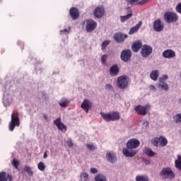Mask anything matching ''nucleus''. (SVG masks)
Wrapping results in <instances>:
<instances>
[{"mask_svg":"<svg viewBox=\"0 0 181 181\" xmlns=\"http://www.w3.org/2000/svg\"><path fill=\"white\" fill-rule=\"evenodd\" d=\"M139 0H127L128 5H135Z\"/></svg>","mask_w":181,"mask_h":181,"instance_id":"a19ab883","label":"nucleus"},{"mask_svg":"<svg viewBox=\"0 0 181 181\" xmlns=\"http://www.w3.org/2000/svg\"><path fill=\"white\" fill-rule=\"evenodd\" d=\"M173 120L175 124H179L181 122V113L177 114L173 117Z\"/></svg>","mask_w":181,"mask_h":181,"instance_id":"72a5a7b5","label":"nucleus"},{"mask_svg":"<svg viewBox=\"0 0 181 181\" xmlns=\"http://www.w3.org/2000/svg\"><path fill=\"white\" fill-rule=\"evenodd\" d=\"M90 172L91 173H98V170H97V168H93L90 169Z\"/></svg>","mask_w":181,"mask_h":181,"instance_id":"09e8293b","label":"nucleus"},{"mask_svg":"<svg viewBox=\"0 0 181 181\" xmlns=\"http://www.w3.org/2000/svg\"><path fill=\"white\" fill-rule=\"evenodd\" d=\"M81 181H90V175L87 173H82L80 175Z\"/></svg>","mask_w":181,"mask_h":181,"instance_id":"cd10ccee","label":"nucleus"},{"mask_svg":"<svg viewBox=\"0 0 181 181\" xmlns=\"http://www.w3.org/2000/svg\"><path fill=\"white\" fill-rule=\"evenodd\" d=\"M139 145H141V141L136 139H131L126 144L127 148H130L134 150L139 148Z\"/></svg>","mask_w":181,"mask_h":181,"instance_id":"9d476101","label":"nucleus"},{"mask_svg":"<svg viewBox=\"0 0 181 181\" xmlns=\"http://www.w3.org/2000/svg\"><path fill=\"white\" fill-rule=\"evenodd\" d=\"M100 115L106 122L119 121V118H121V115H119V112H112V113L100 112Z\"/></svg>","mask_w":181,"mask_h":181,"instance_id":"f257e3e1","label":"nucleus"},{"mask_svg":"<svg viewBox=\"0 0 181 181\" xmlns=\"http://www.w3.org/2000/svg\"><path fill=\"white\" fill-rule=\"evenodd\" d=\"M117 87L122 89L128 87V80L127 79V76H122L117 78Z\"/></svg>","mask_w":181,"mask_h":181,"instance_id":"9b49d317","label":"nucleus"},{"mask_svg":"<svg viewBox=\"0 0 181 181\" xmlns=\"http://www.w3.org/2000/svg\"><path fill=\"white\" fill-rule=\"evenodd\" d=\"M69 35V30L64 29L63 30H61V35Z\"/></svg>","mask_w":181,"mask_h":181,"instance_id":"de8ad7c7","label":"nucleus"},{"mask_svg":"<svg viewBox=\"0 0 181 181\" xmlns=\"http://www.w3.org/2000/svg\"><path fill=\"white\" fill-rule=\"evenodd\" d=\"M122 153L126 158H134V156L138 153V151L134 150V148L126 147L123 148Z\"/></svg>","mask_w":181,"mask_h":181,"instance_id":"6e6552de","label":"nucleus"},{"mask_svg":"<svg viewBox=\"0 0 181 181\" xmlns=\"http://www.w3.org/2000/svg\"><path fill=\"white\" fill-rule=\"evenodd\" d=\"M24 171L26 172V173H28V175H29L30 176H33V171L32 170V168H30L29 165H26L24 168Z\"/></svg>","mask_w":181,"mask_h":181,"instance_id":"f704fd0d","label":"nucleus"},{"mask_svg":"<svg viewBox=\"0 0 181 181\" xmlns=\"http://www.w3.org/2000/svg\"><path fill=\"white\" fill-rule=\"evenodd\" d=\"M21 125V122L19 120V116L18 115V112H13L11 114V121L9 123V130L13 131L15 129V127H19Z\"/></svg>","mask_w":181,"mask_h":181,"instance_id":"7ed1b4c3","label":"nucleus"},{"mask_svg":"<svg viewBox=\"0 0 181 181\" xmlns=\"http://www.w3.org/2000/svg\"><path fill=\"white\" fill-rule=\"evenodd\" d=\"M54 125H56L59 131H67V127L62 122V118L59 117L54 121Z\"/></svg>","mask_w":181,"mask_h":181,"instance_id":"6ab92c4d","label":"nucleus"},{"mask_svg":"<svg viewBox=\"0 0 181 181\" xmlns=\"http://www.w3.org/2000/svg\"><path fill=\"white\" fill-rule=\"evenodd\" d=\"M132 56V54L131 52V50L124 49L122 51L120 55V57L123 62H128L131 59Z\"/></svg>","mask_w":181,"mask_h":181,"instance_id":"dca6fc26","label":"nucleus"},{"mask_svg":"<svg viewBox=\"0 0 181 181\" xmlns=\"http://www.w3.org/2000/svg\"><path fill=\"white\" fill-rule=\"evenodd\" d=\"M106 158L110 163H115V162L117 160L115 153L111 152H109L106 154Z\"/></svg>","mask_w":181,"mask_h":181,"instance_id":"5701e85b","label":"nucleus"},{"mask_svg":"<svg viewBox=\"0 0 181 181\" xmlns=\"http://www.w3.org/2000/svg\"><path fill=\"white\" fill-rule=\"evenodd\" d=\"M147 2H149V0H141L137 3V5H145Z\"/></svg>","mask_w":181,"mask_h":181,"instance_id":"c03bdc74","label":"nucleus"},{"mask_svg":"<svg viewBox=\"0 0 181 181\" xmlns=\"http://www.w3.org/2000/svg\"><path fill=\"white\" fill-rule=\"evenodd\" d=\"M95 181H107V177L103 174H98L95 177Z\"/></svg>","mask_w":181,"mask_h":181,"instance_id":"c756f323","label":"nucleus"},{"mask_svg":"<svg viewBox=\"0 0 181 181\" xmlns=\"http://www.w3.org/2000/svg\"><path fill=\"white\" fill-rule=\"evenodd\" d=\"M127 37H128V35L123 34L122 33H117L114 35L113 39L117 43H122V42H124Z\"/></svg>","mask_w":181,"mask_h":181,"instance_id":"2eb2a0df","label":"nucleus"},{"mask_svg":"<svg viewBox=\"0 0 181 181\" xmlns=\"http://www.w3.org/2000/svg\"><path fill=\"white\" fill-rule=\"evenodd\" d=\"M151 143L154 146H162V148L168 145V139L165 138L163 136H160L159 138L156 137L152 141Z\"/></svg>","mask_w":181,"mask_h":181,"instance_id":"20e7f679","label":"nucleus"},{"mask_svg":"<svg viewBox=\"0 0 181 181\" xmlns=\"http://www.w3.org/2000/svg\"><path fill=\"white\" fill-rule=\"evenodd\" d=\"M69 101L67 99L64 98L60 100L59 105H60V107L65 108V107H67V105H69Z\"/></svg>","mask_w":181,"mask_h":181,"instance_id":"473e14b6","label":"nucleus"},{"mask_svg":"<svg viewBox=\"0 0 181 181\" xmlns=\"http://www.w3.org/2000/svg\"><path fill=\"white\" fill-rule=\"evenodd\" d=\"M66 144L68 146H69V148H72V146H74V143H73V141H71V139H70L67 140Z\"/></svg>","mask_w":181,"mask_h":181,"instance_id":"37998d69","label":"nucleus"},{"mask_svg":"<svg viewBox=\"0 0 181 181\" xmlns=\"http://www.w3.org/2000/svg\"><path fill=\"white\" fill-rule=\"evenodd\" d=\"M81 108L84 110L86 114H88V110H91V108H93V103L91 101L85 99L81 105Z\"/></svg>","mask_w":181,"mask_h":181,"instance_id":"4468645a","label":"nucleus"},{"mask_svg":"<svg viewBox=\"0 0 181 181\" xmlns=\"http://www.w3.org/2000/svg\"><path fill=\"white\" fill-rule=\"evenodd\" d=\"M141 47H142V42L141 41H137L134 42L132 45V50L134 52V53H137V52H139Z\"/></svg>","mask_w":181,"mask_h":181,"instance_id":"393cba45","label":"nucleus"},{"mask_svg":"<svg viewBox=\"0 0 181 181\" xmlns=\"http://www.w3.org/2000/svg\"><path fill=\"white\" fill-rule=\"evenodd\" d=\"M157 87L158 88H161V90H163L164 91H169V85L166 82L163 81L162 79H159V83Z\"/></svg>","mask_w":181,"mask_h":181,"instance_id":"b1692460","label":"nucleus"},{"mask_svg":"<svg viewBox=\"0 0 181 181\" xmlns=\"http://www.w3.org/2000/svg\"><path fill=\"white\" fill-rule=\"evenodd\" d=\"M37 168L39 169V170H40L41 172H43L45 170V169H46V165H45V163L43 162H40L37 164Z\"/></svg>","mask_w":181,"mask_h":181,"instance_id":"e433bc0d","label":"nucleus"},{"mask_svg":"<svg viewBox=\"0 0 181 181\" xmlns=\"http://www.w3.org/2000/svg\"><path fill=\"white\" fill-rule=\"evenodd\" d=\"M69 15L73 21H76L80 18V11L77 8L71 7L69 10Z\"/></svg>","mask_w":181,"mask_h":181,"instance_id":"ddd939ff","label":"nucleus"},{"mask_svg":"<svg viewBox=\"0 0 181 181\" xmlns=\"http://www.w3.org/2000/svg\"><path fill=\"white\" fill-rule=\"evenodd\" d=\"M144 152L146 155H147V156H149V157L155 156V155H156V153L153 152V151H152V149L149 148H145Z\"/></svg>","mask_w":181,"mask_h":181,"instance_id":"7c9ffc66","label":"nucleus"},{"mask_svg":"<svg viewBox=\"0 0 181 181\" xmlns=\"http://www.w3.org/2000/svg\"><path fill=\"white\" fill-rule=\"evenodd\" d=\"M176 57V52L173 49H166L163 52V57L165 59H173Z\"/></svg>","mask_w":181,"mask_h":181,"instance_id":"a211bd4d","label":"nucleus"},{"mask_svg":"<svg viewBox=\"0 0 181 181\" xmlns=\"http://www.w3.org/2000/svg\"><path fill=\"white\" fill-rule=\"evenodd\" d=\"M127 9L129 12L128 14L126 16H120V21L122 23H124V22L128 21V19H131V18L133 16L132 8H131V7H128Z\"/></svg>","mask_w":181,"mask_h":181,"instance_id":"412c9836","label":"nucleus"},{"mask_svg":"<svg viewBox=\"0 0 181 181\" xmlns=\"http://www.w3.org/2000/svg\"><path fill=\"white\" fill-rule=\"evenodd\" d=\"M143 124H144V125H146V127H148V125H149V122H148V121H144V122H143Z\"/></svg>","mask_w":181,"mask_h":181,"instance_id":"3c124183","label":"nucleus"},{"mask_svg":"<svg viewBox=\"0 0 181 181\" xmlns=\"http://www.w3.org/2000/svg\"><path fill=\"white\" fill-rule=\"evenodd\" d=\"M153 29L156 32H162L163 30V23L160 19H157L153 23Z\"/></svg>","mask_w":181,"mask_h":181,"instance_id":"f3484780","label":"nucleus"},{"mask_svg":"<svg viewBox=\"0 0 181 181\" xmlns=\"http://www.w3.org/2000/svg\"><path fill=\"white\" fill-rule=\"evenodd\" d=\"M107 59H108L107 54H103L101 57L102 64L107 65Z\"/></svg>","mask_w":181,"mask_h":181,"instance_id":"4c0bfd02","label":"nucleus"},{"mask_svg":"<svg viewBox=\"0 0 181 181\" xmlns=\"http://www.w3.org/2000/svg\"><path fill=\"white\" fill-rule=\"evenodd\" d=\"M168 75H163L161 78H159V80H162V81H165L168 80Z\"/></svg>","mask_w":181,"mask_h":181,"instance_id":"49530a36","label":"nucleus"},{"mask_svg":"<svg viewBox=\"0 0 181 181\" xmlns=\"http://www.w3.org/2000/svg\"><path fill=\"white\" fill-rule=\"evenodd\" d=\"M146 163H151V161H150L149 160H147L146 161Z\"/></svg>","mask_w":181,"mask_h":181,"instance_id":"5fc2aeb1","label":"nucleus"},{"mask_svg":"<svg viewBox=\"0 0 181 181\" xmlns=\"http://www.w3.org/2000/svg\"><path fill=\"white\" fill-rule=\"evenodd\" d=\"M141 26H142V21H139L137 25L131 28L129 32V35H134V33H136V31L139 30Z\"/></svg>","mask_w":181,"mask_h":181,"instance_id":"a878e982","label":"nucleus"},{"mask_svg":"<svg viewBox=\"0 0 181 181\" xmlns=\"http://www.w3.org/2000/svg\"><path fill=\"white\" fill-rule=\"evenodd\" d=\"M149 89L151 90V91H156L158 90L156 87L153 85H150Z\"/></svg>","mask_w":181,"mask_h":181,"instance_id":"a18cd8bd","label":"nucleus"},{"mask_svg":"<svg viewBox=\"0 0 181 181\" xmlns=\"http://www.w3.org/2000/svg\"><path fill=\"white\" fill-rule=\"evenodd\" d=\"M86 23V30L88 33H91L93 30H95V28H97V22L93 20L88 19L83 22Z\"/></svg>","mask_w":181,"mask_h":181,"instance_id":"423d86ee","label":"nucleus"},{"mask_svg":"<svg viewBox=\"0 0 181 181\" xmlns=\"http://www.w3.org/2000/svg\"><path fill=\"white\" fill-rule=\"evenodd\" d=\"M110 43H111L110 40L103 41L101 45L102 50H105V49L107 48V46H108V45H110Z\"/></svg>","mask_w":181,"mask_h":181,"instance_id":"c9c22d12","label":"nucleus"},{"mask_svg":"<svg viewBox=\"0 0 181 181\" xmlns=\"http://www.w3.org/2000/svg\"><path fill=\"white\" fill-rule=\"evenodd\" d=\"M12 165L16 169H18V168L19 167V161L14 158L13 159Z\"/></svg>","mask_w":181,"mask_h":181,"instance_id":"58836bf2","label":"nucleus"},{"mask_svg":"<svg viewBox=\"0 0 181 181\" xmlns=\"http://www.w3.org/2000/svg\"><path fill=\"white\" fill-rule=\"evenodd\" d=\"M134 110L139 115H146V114H148V111L151 110V106L149 105H146L145 106L139 105L134 107Z\"/></svg>","mask_w":181,"mask_h":181,"instance_id":"0eeeda50","label":"nucleus"},{"mask_svg":"<svg viewBox=\"0 0 181 181\" xmlns=\"http://www.w3.org/2000/svg\"><path fill=\"white\" fill-rule=\"evenodd\" d=\"M43 117H44L45 119H47V115H43Z\"/></svg>","mask_w":181,"mask_h":181,"instance_id":"864d4df0","label":"nucleus"},{"mask_svg":"<svg viewBox=\"0 0 181 181\" xmlns=\"http://www.w3.org/2000/svg\"><path fill=\"white\" fill-rule=\"evenodd\" d=\"M159 77V71L154 70L151 71L150 74V78L151 80H153V81H156L158 80V78Z\"/></svg>","mask_w":181,"mask_h":181,"instance_id":"bb28decb","label":"nucleus"},{"mask_svg":"<svg viewBox=\"0 0 181 181\" xmlns=\"http://www.w3.org/2000/svg\"><path fill=\"white\" fill-rule=\"evenodd\" d=\"M160 176H161L163 179H174L175 173H173L170 168H165L161 170Z\"/></svg>","mask_w":181,"mask_h":181,"instance_id":"39448f33","label":"nucleus"},{"mask_svg":"<svg viewBox=\"0 0 181 181\" xmlns=\"http://www.w3.org/2000/svg\"><path fill=\"white\" fill-rule=\"evenodd\" d=\"M86 148L89 151H94L95 149V146L91 144H86Z\"/></svg>","mask_w":181,"mask_h":181,"instance_id":"79ce46f5","label":"nucleus"},{"mask_svg":"<svg viewBox=\"0 0 181 181\" xmlns=\"http://www.w3.org/2000/svg\"><path fill=\"white\" fill-rule=\"evenodd\" d=\"M175 11L177 13H180L181 15V2L176 6Z\"/></svg>","mask_w":181,"mask_h":181,"instance_id":"ea45409f","label":"nucleus"},{"mask_svg":"<svg viewBox=\"0 0 181 181\" xmlns=\"http://www.w3.org/2000/svg\"><path fill=\"white\" fill-rule=\"evenodd\" d=\"M46 158H47V151H45L44 154V159H46Z\"/></svg>","mask_w":181,"mask_h":181,"instance_id":"603ef678","label":"nucleus"},{"mask_svg":"<svg viewBox=\"0 0 181 181\" xmlns=\"http://www.w3.org/2000/svg\"><path fill=\"white\" fill-rule=\"evenodd\" d=\"M179 16L176 13L168 11L164 14V21L166 23H175V22H177Z\"/></svg>","mask_w":181,"mask_h":181,"instance_id":"f03ea898","label":"nucleus"},{"mask_svg":"<svg viewBox=\"0 0 181 181\" xmlns=\"http://www.w3.org/2000/svg\"><path fill=\"white\" fill-rule=\"evenodd\" d=\"M175 168L181 170V156H177V160H175Z\"/></svg>","mask_w":181,"mask_h":181,"instance_id":"2f4dec72","label":"nucleus"},{"mask_svg":"<svg viewBox=\"0 0 181 181\" xmlns=\"http://www.w3.org/2000/svg\"><path fill=\"white\" fill-rule=\"evenodd\" d=\"M104 13H105V10H104V7L103 6L96 7L93 11L95 18H97L98 19L103 18V16H104Z\"/></svg>","mask_w":181,"mask_h":181,"instance_id":"f8f14e48","label":"nucleus"},{"mask_svg":"<svg viewBox=\"0 0 181 181\" xmlns=\"http://www.w3.org/2000/svg\"><path fill=\"white\" fill-rule=\"evenodd\" d=\"M180 104H181V99H180Z\"/></svg>","mask_w":181,"mask_h":181,"instance_id":"6e6d98bb","label":"nucleus"},{"mask_svg":"<svg viewBox=\"0 0 181 181\" xmlns=\"http://www.w3.org/2000/svg\"><path fill=\"white\" fill-rule=\"evenodd\" d=\"M13 181V177L11 174H6V172H0V181Z\"/></svg>","mask_w":181,"mask_h":181,"instance_id":"aec40b11","label":"nucleus"},{"mask_svg":"<svg viewBox=\"0 0 181 181\" xmlns=\"http://www.w3.org/2000/svg\"><path fill=\"white\" fill-rule=\"evenodd\" d=\"M152 47L144 45L141 47V54L142 57H149L152 54Z\"/></svg>","mask_w":181,"mask_h":181,"instance_id":"1a4fd4ad","label":"nucleus"},{"mask_svg":"<svg viewBox=\"0 0 181 181\" xmlns=\"http://www.w3.org/2000/svg\"><path fill=\"white\" fill-rule=\"evenodd\" d=\"M105 89L106 90H111V89H112V85L106 84L105 85Z\"/></svg>","mask_w":181,"mask_h":181,"instance_id":"8fccbe9b","label":"nucleus"},{"mask_svg":"<svg viewBox=\"0 0 181 181\" xmlns=\"http://www.w3.org/2000/svg\"><path fill=\"white\" fill-rule=\"evenodd\" d=\"M119 73V68L118 67V65L114 64L110 67V75L112 77H115L116 76H118Z\"/></svg>","mask_w":181,"mask_h":181,"instance_id":"4be33fe9","label":"nucleus"},{"mask_svg":"<svg viewBox=\"0 0 181 181\" xmlns=\"http://www.w3.org/2000/svg\"><path fill=\"white\" fill-rule=\"evenodd\" d=\"M136 181H149V177L147 175H136Z\"/></svg>","mask_w":181,"mask_h":181,"instance_id":"c85d7f7f","label":"nucleus"}]
</instances>
